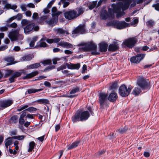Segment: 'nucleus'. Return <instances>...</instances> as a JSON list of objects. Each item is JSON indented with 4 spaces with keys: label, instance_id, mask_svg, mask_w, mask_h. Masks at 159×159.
Masks as SVG:
<instances>
[{
    "label": "nucleus",
    "instance_id": "9",
    "mask_svg": "<svg viewBox=\"0 0 159 159\" xmlns=\"http://www.w3.org/2000/svg\"><path fill=\"white\" fill-rule=\"evenodd\" d=\"M137 41L136 37L130 38L125 40L123 43L127 47L132 48L135 46Z\"/></svg>",
    "mask_w": 159,
    "mask_h": 159
},
{
    "label": "nucleus",
    "instance_id": "20",
    "mask_svg": "<svg viewBox=\"0 0 159 159\" xmlns=\"http://www.w3.org/2000/svg\"><path fill=\"white\" fill-rule=\"evenodd\" d=\"M108 44L104 42L102 43L99 44L100 50L101 52H105L107 51Z\"/></svg>",
    "mask_w": 159,
    "mask_h": 159
},
{
    "label": "nucleus",
    "instance_id": "32",
    "mask_svg": "<svg viewBox=\"0 0 159 159\" xmlns=\"http://www.w3.org/2000/svg\"><path fill=\"white\" fill-rule=\"evenodd\" d=\"M32 58L30 56L27 55L23 57L21 59V60L22 61H28L31 60Z\"/></svg>",
    "mask_w": 159,
    "mask_h": 159
},
{
    "label": "nucleus",
    "instance_id": "17",
    "mask_svg": "<svg viewBox=\"0 0 159 159\" xmlns=\"http://www.w3.org/2000/svg\"><path fill=\"white\" fill-rule=\"evenodd\" d=\"M119 48V46L116 42L113 44H110L108 47V50L112 52H114Z\"/></svg>",
    "mask_w": 159,
    "mask_h": 159
},
{
    "label": "nucleus",
    "instance_id": "36",
    "mask_svg": "<svg viewBox=\"0 0 159 159\" xmlns=\"http://www.w3.org/2000/svg\"><path fill=\"white\" fill-rule=\"evenodd\" d=\"M42 63L44 66L51 65L52 64V61L50 59H47L43 61Z\"/></svg>",
    "mask_w": 159,
    "mask_h": 159
},
{
    "label": "nucleus",
    "instance_id": "2",
    "mask_svg": "<svg viewBox=\"0 0 159 159\" xmlns=\"http://www.w3.org/2000/svg\"><path fill=\"white\" fill-rule=\"evenodd\" d=\"M61 39L58 38H55L54 39H47V42L49 43H57V45L58 46H60L63 48H72L73 47L72 44L65 42L64 41H61L59 42L60 40Z\"/></svg>",
    "mask_w": 159,
    "mask_h": 159
},
{
    "label": "nucleus",
    "instance_id": "54",
    "mask_svg": "<svg viewBox=\"0 0 159 159\" xmlns=\"http://www.w3.org/2000/svg\"><path fill=\"white\" fill-rule=\"evenodd\" d=\"M25 122V120L24 119V118L20 117L19 120V123L21 125H23Z\"/></svg>",
    "mask_w": 159,
    "mask_h": 159
},
{
    "label": "nucleus",
    "instance_id": "37",
    "mask_svg": "<svg viewBox=\"0 0 159 159\" xmlns=\"http://www.w3.org/2000/svg\"><path fill=\"white\" fill-rule=\"evenodd\" d=\"M30 23V21L26 19H23L22 20L21 24L23 26L27 25Z\"/></svg>",
    "mask_w": 159,
    "mask_h": 159
},
{
    "label": "nucleus",
    "instance_id": "53",
    "mask_svg": "<svg viewBox=\"0 0 159 159\" xmlns=\"http://www.w3.org/2000/svg\"><path fill=\"white\" fill-rule=\"evenodd\" d=\"M8 25L7 26H5L4 27H0V30L1 31H5L8 30Z\"/></svg>",
    "mask_w": 159,
    "mask_h": 159
},
{
    "label": "nucleus",
    "instance_id": "45",
    "mask_svg": "<svg viewBox=\"0 0 159 159\" xmlns=\"http://www.w3.org/2000/svg\"><path fill=\"white\" fill-rule=\"evenodd\" d=\"M18 119V117L17 116H14L11 118V120L14 123H16L17 122Z\"/></svg>",
    "mask_w": 159,
    "mask_h": 159
},
{
    "label": "nucleus",
    "instance_id": "15",
    "mask_svg": "<svg viewBox=\"0 0 159 159\" xmlns=\"http://www.w3.org/2000/svg\"><path fill=\"white\" fill-rule=\"evenodd\" d=\"M66 66L68 68L70 69L78 70L80 67V63H78L76 64L66 63Z\"/></svg>",
    "mask_w": 159,
    "mask_h": 159
},
{
    "label": "nucleus",
    "instance_id": "62",
    "mask_svg": "<svg viewBox=\"0 0 159 159\" xmlns=\"http://www.w3.org/2000/svg\"><path fill=\"white\" fill-rule=\"evenodd\" d=\"M16 19V17H15V16L12 17L11 18H9L7 21V22L10 23L13 20H14L15 19Z\"/></svg>",
    "mask_w": 159,
    "mask_h": 159
},
{
    "label": "nucleus",
    "instance_id": "22",
    "mask_svg": "<svg viewBox=\"0 0 159 159\" xmlns=\"http://www.w3.org/2000/svg\"><path fill=\"white\" fill-rule=\"evenodd\" d=\"M117 97V94L116 93L113 92L110 94L108 99L111 102H114L116 100Z\"/></svg>",
    "mask_w": 159,
    "mask_h": 159
},
{
    "label": "nucleus",
    "instance_id": "57",
    "mask_svg": "<svg viewBox=\"0 0 159 159\" xmlns=\"http://www.w3.org/2000/svg\"><path fill=\"white\" fill-rule=\"evenodd\" d=\"M44 84L47 87H50L51 86V84L47 81H45L44 82Z\"/></svg>",
    "mask_w": 159,
    "mask_h": 159
},
{
    "label": "nucleus",
    "instance_id": "35",
    "mask_svg": "<svg viewBox=\"0 0 159 159\" xmlns=\"http://www.w3.org/2000/svg\"><path fill=\"white\" fill-rule=\"evenodd\" d=\"M37 101L40 103H43L44 104H48L49 103V100L45 99H39L37 100Z\"/></svg>",
    "mask_w": 159,
    "mask_h": 159
},
{
    "label": "nucleus",
    "instance_id": "25",
    "mask_svg": "<svg viewBox=\"0 0 159 159\" xmlns=\"http://www.w3.org/2000/svg\"><path fill=\"white\" fill-rule=\"evenodd\" d=\"M39 72L37 71L32 72L30 74H28L24 77V79H29L33 77L36 75L38 74Z\"/></svg>",
    "mask_w": 159,
    "mask_h": 159
},
{
    "label": "nucleus",
    "instance_id": "19",
    "mask_svg": "<svg viewBox=\"0 0 159 159\" xmlns=\"http://www.w3.org/2000/svg\"><path fill=\"white\" fill-rule=\"evenodd\" d=\"M58 17H54L51 19L48 20L46 21L47 24L49 25H55L58 21Z\"/></svg>",
    "mask_w": 159,
    "mask_h": 159
},
{
    "label": "nucleus",
    "instance_id": "14",
    "mask_svg": "<svg viewBox=\"0 0 159 159\" xmlns=\"http://www.w3.org/2000/svg\"><path fill=\"white\" fill-rule=\"evenodd\" d=\"M12 103L13 102L11 100H4L1 102L0 106L2 107L5 108L10 106Z\"/></svg>",
    "mask_w": 159,
    "mask_h": 159
},
{
    "label": "nucleus",
    "instance_id": "23",
    "mask_svg": "<svg viewBox=\"0 0 159 159\" xmlns=\"http://www.w3.org/2000/svg\"><path fill=\"white\" fill-rule=\"evenodd\" d=\"M100 16L102 19L103 20H105L108 17H110V16L108 13L107 11L104 9L102 11Z\"/></svg>",
    "mask_w": 159,
    "mask_h": 159
},
{
    "label": "nucleus",
    "instance_id": "61",
    "mask_svg": "<svg viewBox=\"0 0 159 159\" xmlns=\"http://www.w3.org/2000/svg\"><path fill=\"white\" fill-rule=\"evenodd\" d=\"M8 48L7 45H4L3 46H1L0 47V51L4 50L7 49Z\"/></svg>",
    "mask_w": 159,
    "mask_h": 159
},
{
    "label": "nucleus",
    "instance_id": "29",
    "mask_svg": "<svg viewBox=\"0 0 159 159\" xmlns=\"http://www.w3.org/2000/svg\"><path fill=\"white\" fill-rule=\"evenodd\" d=\"M40 66L39 63H34L31 64L27 66V68L28 69H35L38 68Z\"/></svg>",
    "mask_w": 159,
    "mask_h": 159
},
{
    "label": "nucleus",
    "instance_id": "27",
    "mask_svg": "<svg viewBox=\"0 0 159 159\" xmlns=\"http://www.w3.org/2000/svg\"><path fill=\"white\" fill-rule=\"evenodd\" d=\"M79 141H77L74 142L70 145L68 146L67 149L71 150L77 147L79 143Z\"/></svg>",
    "mask_w": 159,
    "mask_h": 159
},
{
    "label": "nucleus",
    "instance_id": "4",
    "mask_svg": "<svg viewBox=\"0 0 159 159\" xmlns=\"http://www.w3.org/2000/svg\"><path fill=\"white\" fill-rule=\"evenodd\" d=\"M107 25L112 26L118 29H122L128 27L129 24L126 23L124 21H113L107 23Z\"/></svg>",
    "mask_w": 159,
    "mask_h": 159
},
{
    "label": "nucleus",
    "instance_id": "10",
    "mask_svg": "<svg viewBox=\"0 0 159 159\" xmlns=\"http://www.w3.org/2000/svg\"><path fill=\"white\" fill-rule=\"evenodd\" d=\"M145 56L144 54H138L135 56L132 57L130 61L131 62L137 64L143 60Z\"/></svg>",
    "mask_w": 159,
    "mask_h": 159
},
{
    "label": "nucleus",
    "instance_id": "3",
    "mask_svg": "<svg viewBox=\"0 0 159 159\" xmlns=\"http://www.w3.org/2000/svg\"><path fill=\"white\" fill-rule=\"evenodd\" d=\"M8 37L11 41H21L24 38L22 34H19L18 30H12L9 33Z\"/></svg>",
    "mask_w": 159,
    "mask_h": 159
},
{
    "label": "nucleus",
    "instance_id": "6",
    "mask_svg": "<svg viewBox=\"0 0 159 159\" xmlns=\"http://www.w3.org/2000/svg\"><path fill=\"white\" fill-rule=\"evenodd\" d=\"M137 84L143 90L147 89L149 88L148 80L145 79L143 77H140L138 79Z\"/></svg>",
    "mask_w": 159,
    "mask_h": 159
},
{
    "label": "nucleus",
    "instance_id": "38",
    "mask_svg": "<svg viewBox=\"0 0 159 159\" xmlns=\"http://www.w3.org/2000/svg\"><path fill=\"white\" fill-rule=\"evenodd\" d=\"M61 1L63 4V7L65 8L67 7L70 4V3L66 1V0H61Z\"/></svg>",
    "mask_w": 159,
    "mask_h": 159
},
{
    "label": "nucleus",
    "instance_id": "44",
    "mask_svg": "<svg viewBox=\"0 0 159 159\" xmlns=\"http://www.w3.org/2000/svg\"><path fill=\"white\" fill-rule=\"evenodd\" d=\"M55 68V66H48L43 70V72H46L48 71L51 70Z\"/></svg>",
    "mask_w": 159,
    "mask_h": 159
},
{
    "label": "nucleus",
    "instance_id": "26",
    "mask_svg": "<svg viewBox=\"0 0 159 159\" xmlns=\"http://www.w3.org/2000/svg\"><path fill=\"white\" fill-rule=\"evenodd\" d=\"M22 74H25V71L24 70H20L19 72H15L13 73V75L16 78L20 76Z\"/></svg>",
    "mask_w": 159,
    "mask_h": 159
},
{
    "label": "nucleus",
    "instance_id": "28",
    "mask_svg": "<svg viewBox=\"0 0 159 159\" xmlns=\"http://www.w3.org/2000/svg\"><path fill=\"white\" fill-rule=\"evenodd\" d=\"M6 61L9 62L7 64L8 65H12L14 64V59L12 57H8L5 59Z\"/></svg>",
    "mask_w": 159,
    "mask_h": 159
},
{
    "label": "nucleus",
    "instance_id": "5",
    "mask_svg": "<svg viewBox=\"0 0 159 159\" xmlns=\"http://www.w3.org/2000/svg\"><path fill=\"white\" fill-rule=\"evenodd\" d=\"M132 88L133 87L130 85L127 88L125 85H122L119 88V94L122 97H126L129 94Z\"/></svg>",
    "mask_w": 159,
    "mask_h": 159
},
{
    "label": "nucleus",
    "instance_id": "43",
    "mask_svg": "<svg viewBox=\"0 0 159 159\" xmlns=\"http://www.w3.org/2000/svg\"><path fill=\"white\" fill-rule=\"evenodd\" d=\"M127 130V128L126 127H125L124 128H123L119 129L118 130V131L120 133L122 134L125 133Z\"/></svg>",
    "mask_w": 159,
    "mask_h": 159
},
{
    "label": "nucleus",
    "instance_id": "42",
    "mask_svg": "<svg viewBox=\"0 0 159 159\" xmlns=\"http://www.w3.org/2000/svg\"><path fill=\"white\" fill-rule=\"evenodd\" d=\"M37 110V109L35 107H30L26 109L25 111L26 110L30 113H32L33 111H36Z\"/></svg>",
    "mask_w": 159,
    "mask_h": 159
},
{
    "label": "nucleus",
    "instance_id": "39",
    "mask_svg": "<svg viewBox=\"0 0 159 159\" xmlns=\"http://www.w3.org/2000/svg\"><path fill=\"white\" fill-rule=\"evenodd\" d=\"M13 139H15L22 140L24 139L25 137L23 135H19L13 137Z\"/></svg>",
    "mask_w": 159,
    "mask_h": 159
},
{
    "label": "nucleus",
    "instance_id": "49",
    "mask_svg": "<svg viewBox=\"0 0 159 159\" xmlns=\"http://www.w3.org/2000/svg\"><path fill=\"white\" fill-rule=\"evenodd\" d=\"M117 84L116 82H114L110 86V89H115L117 88Z\"/></svg>",
    "mask_w": 159,
    "mask_h": 159
},
{
    "label": "nucleus",
    "instance_id": "34",
    "mask_svg": "<svg viewBox=\"0 0 159 159\" xmlns=\"http://www.w3.org/2000/svg\"><path fill=\"white\" fill-rule=\"evenodd\" d=\"M84 11V9L82 7H79L77 11V15L76 16L77 17L80 16L81 14L83 13Z\"/></svg>",
    "mask_w": 159,
    "mask_h": 159
},
{
    "label": "nucleus",
    "instance_id": "12",
    "mask_svg": "<svg viewBox=\"0 0 159 159\" xmlns=\"http://www.w3.org/2000/svg\"><path fill=\"white\" fill-rule=\"evenodd\" d=\"M107 95L106 93H101L99 94V102L100 105V107L102 108L103 104L107 100Z\"/></svg>",
    "mask_w": 159,
    "mask_h": 159
},
{
    "label": "nucleus",
    "instance_id": "59",
    "mask_svg": "<svg viewBox=\"0 0 159 159\" xmlns=\"http://www.w3.org/2000/svg\"><path fill=\"white\" fill-rule=\"evenodd\" d=\"M64 53L66 54H71L73 53V52L68 50H64Z\"/></svg>",
    "mask_w": 159,
    "mask_h": 159
},
{
    "label": "nucleus",
    "instance_id": "33",
    "mask_svg": "<svg viewBox=\"0 0 159 159\" xmlns=\"http://www.w3.org/2000/svg\"><path fill=\"white\" fill-rule=\"evenodd\" d=\"M141 92L140 89L138 88V87H136L134 89L132 93L135 96H136L139 95Z\"/></svg>",
    "mask_w": 159,
    "mask_h": 159
},
{
    "label": "nucleus",
    "instance_id": "40",
    "mask_svg": "<svg viewBox=\"0 0 159 159\" xmlns=\"http://www.w3.org/2000/svg\"><path fill=\"white\" fill-rule=\"evenodd\" d=\"M79 89L78 87H75L70 92V94H72L75 93L79 91Z\"/></svg>",
    "mask_w": 159,
    "mask_h": 159
},
{
    "label": "nucleus",
    "instance_id": "24",
    "mask_svg": "<svg viewBox=\"0 0 159 159\" xmlns=\"http://www.w3.org/2000/svg\"><path fill=\"white\" fill-rule=\"evenodd\" d=\"M52 11L53 13L52 16L53 17H58V16L61 14V12L60 11H57V9L56 7H53L52 8Z\"/></svg>",
    "mask_w": 159,
    "mask_h": 159
},
{
    "label": "nucleus",
    "instance_id": "31",
    "mask_svg": "<svg viewBox=\"0 0 159 159\" xmlns=\"http://www.w3.org/2000/svg\"><path fill=\"white\" fill-rule=\"evenodd\" d=\"M43 90V89H30L27 90V91L26 92V93L27 92L29 94H30L33 93H35L37 92L41 91Z\"/></svg>",
    "mask_w": 159,
    "mask_h": 159
},
{
    "label": "nucleus",
    "instance_id": "64",
    "mask_svg": "<svg viewBox=\"0 0 159 159\" xmlns=\"http://www.w3.org/2000/svg\"><path fill=\"white\" fill-rule=\"evenodd\" d=\"M143 155L145 157H149L150 154L149 152H145L144 153Z\"/></svg>",
    "mask_w": 159,
    "mask_h": 159
},
{
    "label": "nucleus",
    "instance_id": "1",
    "mask_svg": "<svg viewBox=\"0 0 159 159\" xmlns=\"http://www.w3.org/2000/svg\"><path fill=\"white\" fill-rule=\"evenodd\" d=\"M89 116V113L87 111L79 112L75 114L72 118V119L73 122L80 121H83L87 120Z\"/></svg>",
    "mask_w": 159,
    "mask_h": 159
},
{
    "label": "nucleus",
    "instance_id": "8",
    "mask_svg": "<svg viewBox=\"0 0 159 159\" xmlns=\"http://www.w3.org/2000/svg\"><path fill=\"white\" fill-rule=\"evenodd\" d=\"M77 11L74 10H70L64 13L65 18L68 20H73L77 17Z\"/></svg>",
    "mask_w": 159,
    "mask_h": 159
},
{
    "label": "nucleus",
    "instance_id": "50",
    "mask_svg": "<svg viewBox=\"0 0 159 159\" xmlns=\"http://www.w3.org/2000/svg\"><path fill=\"white\" fill-rule=\"evenodd\" d=\"M28 106L27 105H25L24 106H21L20 109H17V111H20L23 110L27 108L28 107Z\"/></svg>",
    "mask_w": 159,
    "mask_h": 159
},
{
    "label": "nucleus",
    "instance_id": "13",
    "mask_svg": "<svg viewBox=\"0 0 159 159\" xmlns=\"http://www.w3.org/2000/svg\"><path fill=\"white\" fill-rule=\"evenodd\" d=\"M34 27V23H30L24 28V32L26 34H29L33 29Z\"/></svg>",
    "mask_w": 159,
    "mask_h": 159
},
{
    "label": "nucleus",
    "instance_id": "21",
    "mask_svg": "<svg viewBox=\"0 0 159 159\" xmlns=\"http://www.w3.org/2000/svg\"><path fill=\"white\" fill-rule=\"evenodd\" d=\"M13 138L12 137L8 138L5 139V146L7 150L8 146H10L13 143Z\"/></svg>",
    "mask_w": 159,
    "mask_h": 159
},
{
    "label": "nucleus",
    "instance_id": "46",
    "mask_svg": "<svg viewBox=\"0 0 159 159\" xmlns=\"http://www.w3.org/2000/svg\"><path fill=\"white\" fill-rule=\"evenodd\" d=\"M97 2H93L89 6V7L90 9H92L94 8L97 4Z\"/></svg>",
    "mask_w": 159,
    "mask_h": 159
},
{
    "label": "nucleus",
    "instance_id": "63",
    "mask_svg": "<svg viewBox=\"0 0 159 159\" xmlns=\"http://www.w3.org/2000/svg\"><path fill=\"white\" fill-rule=\"evenodd\" d=\"M31 14V12L29 11H27L25 12V15L27 16H30Z\"/></svg>",
    "mask_w": 159,
    "mask_h": 159
},
{
    "label": "nucleus",
    "instance_id": "55",
    "mask_svg": "<svg viewBox=\"0 0 159 159\" xmlns=\"http://www.w3.org/2000/svg\"><path fill=\"white\" fill-rule=\"evenodd\" d=\"M16 78L14 76L12 75L11 76L9 79V80L10 81L11 83H13L15 81V79Z\"/></svg>",
    "mask_w": 159,
    "mask_h": 159
},
{
    "label": "nucleus",
    "instance_id": "16",
    "mask_svg": "<svg viewBox=\"0 0 159 159\" xmlns=\"http://www.w3.org/2000/svg\"><path fill=\"white\" fill-rule=\"evenodd\" d=\"M2 3L4 5V8L7 9H12L15 10L16 9L17 7L16 5L11 6L10 4L7 3V0H4L3 1Z\"/></svg>",
    "mask_w": 159,
    "mask_h": 159
},
{
    "label": "nucleus",
    "instance_id": "58",
    "mask_svg": "<svg viewBox=\"0 0 159 159\" xmlns=\"http://www.w3.org/2000/svg\"><path fill=\"white\" fill-rule=\"evenodd\" d=\"M9 151L10 153L11 154H13L14 155L16 154L17 153V152L16 150H13L12 149L9 148Z\"/></svg>",
    "mask_w": 159,
    "mask_h": 159
},
{
    "label": "nucleus",
    "instance_id": "7",
    "mask_svg": "<svg viewBox=\"0 0 159 159\" xmlns=\"http://www.w3.org/2000/svg\"><path fill=\"white\" fill-rule=\"evenodd\" d=\"M97 48V45L93 42H90L88 44L82 48L83 50L85 52L90 51L93 50L94 51L92 52V55H96L97 53L96 52Z\"/></svg>",
    "mask_w": 159,
    "mask_h": 159
},
{
    "label": "nucleus",
    "instance_id": "56",
    "mask_svg": "<svg viewBox=\"0 0 159 159\" xmlns=\"http://www.w3.org/2000/svg\"><path fill=\"white\" fill-rule=\"evenodd\" d=\"M15 17H16V19L17 18L18 20H20L22 18V15L21 14H18Z\"/></svg>",
    "mask_w": 159,
    "mask_h": 159
},
{
    "label": "nucleus",
    "instance_id": "52",
    "mask_svg": "<svg viewBox=\"0 0 159 159\" xmlns=\"http://www.w3.org/2000/svg\"><path fill=\"white\" fill-rule=\"evenodd\" d=\"M152 7L155 8V9L159 11V3H157L156 4L152 5Z\"/></svg>",
    "mask_w": 159,
    "mask_h": 159
},
{
    "label": "nucleus",
    "instance_id": "47",
    "mask_svg": "<svg viewBox=\"0 0 159 159\" xmlns=\"http://www.w3.org/2000/svg\"><path fill=\"white\" fill-rule=\"evenodd\" d=\"M39 46L41 47H45L47 46V44L46 43L40 41H39Z\"/></svg>",
    "mask_w": 159,
    "mask_h": 159
},
{
    "label": "nucleus",
    "instance_id": "18",
    "mask_svg": "<svg viewBox=\"0 0 159 159\" xmlns=\"http://www.w3.org/2000/svg\"><path fill=\"white\" fill-rule=\"evenodd\" d=\"M55 31L57 32V34L59 35H62L66 34H69L67 30H65L61 28H57L55 30Z\"/></svg>",
    "mask_w": 159,
    "mask_h": 159
},
{
    "label": "nucleus",
    "instance_id": "48",
    "mask_svg": "<svg viewBox=\"0 0 159 159\" xmlns=\"http://www.w3.org/2000/svg\"><path fill=\"white\" fill-rule=\"evenodd\" d=\"M146 24L148 26L151 27L153 25L154 22L152 20H150L147 22Z\"/></svg>",
    "mask_w": 159,
    "mask_h": 159
},
{
    "label": "nucleus",
    "instance_id": "11",
    "mask_svg": "<svg viewBox=\"0 0 159 159\" xmlns=\"http://www.w3.org/2000/svg\"><path fill=\"white\" fill-rule=\"evenodd\" d=\"M85 25H80L72 32V34H76L78 33L83 34L85 33Z\"/></svg>",
    "mask_w": 159,
    "mask_h": 159
},
{
    "label": "nucleus",
    "instance_id": "41",
    "mask_svg": "<svg viewBox=\"0 0 159 159\" xmlns=\"http://www.w3.org/2000/svg\"><path fill=\"white\" fill-rule=\"evenodd\" d=\"M13 71L9 70H7L6 72L5 75V77H7L11 75L13 72Z\"/></svg>",
    "mask_w": 159,
    "mask_h": 159
},
{
    "label": "nucleus",
    "instance_id": "30",
    "mask_svg": "<svg viewBox=\"0 0 159 159\" xmlns=\"http://www.w3.org/2000/svg\"><path fill=\"white\" fill-rule=\"evenodd\" d=\"M35 145V143L34 142L32 141L30 142L29 144V148L28 152H31L34 148Z\"/></svg>",
    "mask_w": 159,
    "mask_h": 159
},
{
    "label": "nucleus",
    "instance_id": "51",
    "mask_svg": "<svg viewBox=\"0 0 159 159\" xmlns=\"http://www.w3.org/2000/svg\"><path fill=\"white\" fill-rule=\"evenodd\" d=\"M17 25L16 23L15 22L13 23L10 25H8V26H10L11 28H15L17 27Z\"/></svg>",
    "mask_w": 159,
    "mask_h": 159
},
{
    "label": "nucleus",
    "instance_id": "60",
    "mask_svg": "<svg viewBox=\"0 0 159 159\" xmlns=\"http://www.w3.org/2000/svg\"><path fill=\"white\" fill-rule=\"evenodd\" d=\"M38 14L37 13L34 12L33 13V16H32V18L34 19H36L38 17Z\"/></svg>",
    "mask_w": 159,
    "mask_h": 159
}]
</instances>
